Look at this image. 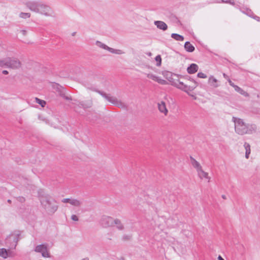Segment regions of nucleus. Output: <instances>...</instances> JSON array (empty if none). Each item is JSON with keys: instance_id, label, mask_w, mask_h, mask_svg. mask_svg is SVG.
Wrapping results in <instances>:
<instances>
[{"instance_id": "obj_1", "label": "nucleus", "mask_w": 260, "mask_h": 260, "mask_svg": "<svg viewBox=\"0 0 260 260\" xmlns=\"http://www.w3.org/2000/svg\"><path fill=\"white\" fill-rule=\"evenodd\" d=\"M25 6L31 11L46 17H52L54 13L50 6L38 1H28Z\"/></svg>"}, {"instance_id": "obj_2", "label": "nucleus", "mask_w": 260, "mask_h": 260, "mask_svg": "<svg viewBox=\"0 0 260 260\" xmlns=\"http://www.w3.org/2000/svg\"><path fill=\"white\" fill-rule=\"evenodd\" d=\"M39 200L42 208L45 212L52 215L58 209V205L56 201L48 194H40Z\"/></svg>"}, {"instance_id": "obj_3", "label": "nucleus", "mask_w": 260, "mask_h": 260, "mask_svg": "<svg viewBox=\"0 0 260 260\" xmlns=\"http://www.w3.org/2000/svg\"><path fill=\"white\" fill-rule=\"evenodd\" d=\"M191 80H192L191 84H190L188 81L186 83H183L179 80H177L172 82L171 84L176 88L184 91L188 95L191 97H194L195 81L193 79H191Z\"/></svg>"}, {"instance_id": "obj_4", "label": "nucleus", "mask_w": 260, "mask_h": 260, "mask_svg": "<svg viewBox=\"0 0 260 260\" xmlns=\"http://www.w3.org/2000/svg\"><path fill=\"white\" fill-rule=\"evenodd\" d=\"M232 120L235 123V129L237 134L241 135L246 134L247 124L241 119L233 117Z\"/></svg>"}, {"instance_id": "obj_5", "label": "nucleus", "mask_w": 260, "mask_h": 260, "mask_svg": "<svg viewBox=\"0 0 260 260\" xmlns=\"http://www.w3.org/2000/svg\"><path fill=\"white\" fill-rule=\"evenodd\" d=\"M5 67L14 70H19L22 67V62L17 57H6Z\"/></svg>"}, {"instance_id": "obj_6", "label": "nucleus", "mask_w": 260, "mask_h": 260, "mask_svg": "<svg viewBox=\"0 0 260 260\" xmlns=\"http://www.w3.org/2000/svg\"><path fill=\"white\" fill-rule=\"evenodd\" d=\"M98 92L110 103L119 108H125L126 107L125 104L118 100L116 97L111 96L110 94H107L101 91H98Z\"/></svg>"}, {"instance_id": "obj_7", "label": "nucleus", "mask_w": 260, "mask_h": 260, "mask_svg": "<svg viewBox=\"0 0 260 260\" xmlns=\"http://www.w3.org/2000/svg\"><path fill=\"white\" fill-rule=\"evenodd\" d=\"M35 251L42 254L44 257H50V254L46 245L41 244L37 245L35 248Z\"/></svg>"}, {"instance_id": "obj_8", "label": "nucleus", "mask_w": 260, "mask_h": 260, "mask_svg": "<svg viewBox=\"0 0 260 260\" xmlns=\"http://www.w3.org/2000/svg\"><path fill=\"white\" fill-rule=\"evenodd\" d=\"M196 171L198 172V176L201 179L203 178L207 179L208 182L210 181V178L208 176V174L202 170L200 163L196 161Z\"/></svg>"}, {"instance_id": "obj_9", "label": "nucleus", "mask_w": 260, "mask_h": 260, "mask_svg": "<svg viewBox=\"0 0 260 260\" xmlns=\"http://www.w3.org/2000/svg\"><path fill=\"white\" fill-rule=\"evenodd\" d=\"M115 219L110 216L103 217L101 221L102 225L104 228H108L114 225Z\"/></svg>"}, {"instance_id": "obj_10", "label": "nucleus", "mask_w": 260, "mask_h": 260, "mask_svg": "<svg viewBox=\"0 0 260 260\" xmlns=\"http://www.w3.org/2000/svg\"><path fill=\"white\" fill-rule=\"evenodd\" d=\"M62 202L64 203H68L71 205L77 208L80 207L82 205V201L81 200L72 198L63 199L62 200Z\"/></svg>"}, {"instance_id": "obj_11", "label": "nucleus", "mask_w": 260, "mask_h": 260, "mask_svg": "<svg viewBox=\"0 0 260 260\" xmlns=\"http://www.w3.org/2000/svg\"><path fill=\"white\" fill-rule=\"evenodd\" d=\"M147 78L151 79L157 82L158 83L162 85H166L168 84L167 82L163 79H160L159 77L156 76L151 73L146 74Z\"/></svg>"}, {"instance_id": "obj_12", "label": "nucleus", "mask_w": 260, "mask_h": 260, "mask_svg": "<svg viewBox=\"0 0 260 260\" xmlns=\"http://www.w3.org/2000/svg\"><path fill=\"white\" fill-rule=\"evenodd\" d=\"M19 234H12L10 235L7 238V242L10 243H11L12 242H14V244L13 246H14V248H15L17 245L18 241H19Z\"/></svg>"}, {"instance_id": "obj_13", "label": "nucleus", "mask_w": 260, "mask_h": 260, "mask_svg": "<svg viewBox=\"0 0 260 260\" xmlns=\"http://www.w3.org/2000/svg\"><path fill=\"white\" fill-rule=\"evenodd\" d=\"M158 109L159 111L167 116L168 113V110L166 107V104L164 102L161 101L157 104Z\"/></svg>"}, {"instance_id": "obj_14", "label": "nucleus", "mask_w": 260, "mask_h": 260, "mask_svg": "<svg viewBox=\"0 0 260 260\" xmlns=\"http://www.w3.org/2000/svg\"><path fill=\"white\" fill-rule=\"evenodd\" d=\"M154 24L158 28L163 30H166L168 28V26L166 23L161 21H154Z\"/></svg>"}, {"instance_id": "obj_15", "label": "nucleus", "mask_w": 260, "mask_h": 260, "mask_svg": "<svg viewBox=\"0 0 260 260\" xmlns=\"http://www.w3.org/2000/svg\"><path fill=\"white\" fill-rule=\"evenodd\" d=\"M256 129V126L255 124H247L246 126V134H251L255 132Z\"/></svg>"}, {"instance_id": "obj_16", "label": "nucleus", "mask_w": 260, "mask_h": 260, "mask_svg": "<svg viewBox=\"0 0 260 260\" xmlns=\"http://www.w3.org/2000/svg\"><path fill=\"white\" fill-rule=\"evenodd\" d=\"M0 256L4 258H6L8 256H11V252L5 248H0Z\"/></svg>"}, {"instance_id": "obj_17", "label": "nucleus", "mask_w": 260, "mask_h": 260, "mask_svg": "<svg viewBox=\"0 0 260 260\" xmlns=\"http://www.w3.org/2000/svg\"><path fill=\"white\" fill-rule=\"evenodd\" d=\"M235 90L241 95H243L246 97L249 96L248 93L246 91H244L243 89H242L241 88H240L237 85L235 86Z\"/></svg>"}, {"instance_id": "obj_18", "label": "nucleus", "mask_w": 260, "mask_h": 260, "mask_svg": "<svg viewBox=\"0 0 260 260\" xmlns=\"http://www.w3.org/2000/svg\"><path fill=\"white\" fill-rule=\"evenodd\" d=\"M246 152H245V157L246 158H249V155L250 153V146L249 143L245 142L244 144Z\"/></svg>"}, {"instance_id": "obj_19", "label": "nucleus", "mask_w": 260, "mask_h": 260, "mask_svg": "<svg viewBox=\"0 0 260 260\" xmlns=\"http://www.w3.org/2000/svg\"><path fill=\"white\" fill-rule=\"evenodd\" d=\"M184 48L187 51L192 52L194 50V47L190 42H186L184 45Z\"/></svg>"}, {"instance_id": "obj_20", "label": "nucleus", "mask_w": 260, "mask_h": 260, "mask_svg": "<svg viewBox=\"0 0 260 260\" xmlns=\"http://www.w3.org/2000/svg\"><path fill=\"white\" fill-rule=\"evenodd\" d=\"M114 225H116L117 229L122 230L124 229V226L122 224L121 221L118 219H115Z\"/></svg>"}, {"instance_id": "obj_21", "label": "nucleus", "mask_w": 260, "mask_h": 260, "mask_svg": "<svg viewBox=\"0 0 260 260\" xmlns=\"http://www.w3.org/2000/svg\"><path fill=\"white\" fill-rule=\"evenodd\" d=\"M95 44L97 46L101 48H103L105 50H107L108 51L109 50V49H110V47H108L107 45H106V44L99 41H97L95 43Z\"/></svg>"}, {"instance_id": "obj_22", "label": "nucleus", "mask_w": 260, "mask_h": 260, "mask_svg": "<svg viewBox=\"0 0 260 260\" xmlns=\"http://www.w3.org/2000/svg\"><path fill=\"white\" fill-rule=\"evenodd\" d=\"M171 37L177 41H183L184 40V37L182 36L177 34H172Z\"/></svg>"}, {"instance_id": "obj_23", "label": "nucleus", "mask_w": 260, "mask_h": 260, "mask_svg": "<svg viewBox=\"0 0 260 260\" xmlns=\"http://www.w3.org/2000/svg\"><path fill=\"white\" fill-rule=\"evenodd\" d=\"M109 52L111 53L116 54H122L124 53L123 51H122L120 49H115L112 48H110L109 50Z\"/></svg>"}, {"instance_id": "obj_24", "label": "nucleus", "mask_w": 260, "mask_h": 260, "mask_svg": "<svg viewBox=\"0 0 260 260\" xmlns=\"http://www.w3.org/2000/svg\"><path fill=\"white\" fill-rule=\"evenodd\" d=\"M187 72L189 74H193L195 73V63H192L187 69Z\"/></svg>"}, {"instance_id": "obj_25", "label": "nucleus", "mask_w": 260, "mask_h": 260, "mask_svg": "<svg viewBox=\"0 0 260 260\" xmlns=\"http://www.w3.org/2000/svg\"><path fill=\"white\" fill-rule=\"evenodd\" d=\"M35 100L36 102L40 105L42 107H44L46 105V103L45 101L41 100L38 98H36Z\"/></svg>"}, {"instance_id": "obj_26", "label": "nucleus", "mask_w": 260, "mask_h": 260, "mask_svg": "<svg viewBox=\"0 0 260 260\" xmlns=\"http://www.w3.org/2000/svg\"><path fill=\"white\" fill-rule=\"evenodd\" d=\"M92 104V101H91L88 102L87 104H85L84 102H81L80 103V105H81V106L83 108H89V107H90L91 106Z\"/></svg>"}, {"instance_id": "obj_27", "label": "nucleus", "mask_w": 260, "mask_h": 260, "mask_svg": "<svg viewBox=\"0 0 260 260\" xmlns=\"http://www.w3.org/2000/svg\"><path fill=\"white\" fill-rule=\"evenodd\" d=\"M30 14L29 13H23V12H21L19 14V16L20 17L22 18H29L30 17Z\"/></svg>"}, {"instance_id": "obj_28", "label": "nucleus", "mask_w": 260, "mask_h": 260, "mask_svg": "<svg viewBox=\"0 0 260 260\" xmlns=\"http://www.w3.org/2000/svg\"><path fill=\"white\" fill-rule=\"evenodd\" d=\"M155 60L157 62L156 66L157 67L160 66L161 63V58L160 55H158L156 56L155 58Z\"/></svg>"}, {"instance_id": "obj_29", "label": "nucleus", "mask_w": 260, "mask_h": 260, "mask_svg": "<svg viewBox=\"0 0 260 260\" xmlns=\"http://www.w3.org/2000/svg\"><path fill=\"white\" fill-rule=\"evenodd\" d=\"M222 3L230 4L233 6L235 5V2L234 0H221Z\"/></svg>"}, {"instance_id": "obj_30", "label": "nucleus", "mask_w": 260, "mask_h": 260, "mask_svg": "<svg viewBox=\"0 0 260 260\" xmlns=\"http://www.w3.org/2000/svg\"><path fill=\"white\" fill-rule=\"evenodd\" d=\"M132 238V236L129 235H124L122 236V239L123 241H128L130 240Z\"/></svg>"}, {"instance_id": "obj_31", "label": "nucleus", "mask_w": 260, "mask_h": 260, "mask_svg": "<svg viewBox=\"0 0 260 260\" xmlns=\"http://www.w3.org/2000/svg\"><path fill=\"white\" fill-rule=\"evenodd\" d=\"M251 15H250L249 17H250L253 18L254 19L256 20V21L259 22L260 17L255 15L253 12H251Z\"/></svg>"}, {"instance_id": "obj_32", "label": "nucleus", "mask_w": 260, "mask_h": 260, "mask_svg": "<svg viewBox=\"0 0 260 260\" xmlns=\"http://www.w3.org/2000/svg\"><path fill=\"white\" fill-rule=\"evenodd\" d=\"M217 81V80H216V79H215V78H214L213 77L211 76V77H210L209 78V82L212 83V84H213V83H216ZM214 86L215 87H217V85H215L214 84H213Z\"/></svg>"}, {"instance_id": "obj_33", "label": "nucleus", "mask_w": 260, "mask_h": 260, "mask_svg": "<svg viewBox=\"0 0 260 260\" xmlns=\"http://www.w3.org/2000/svg\"><path fill=\"white\" fill-rule=\"evenodd\" d=\"M6 66V58L4 59H0V67H4Z\"/></svg>"}, {"instance_id": "obj_34", "label": "nucleus", "mask_w": 260, "mask_h": 260, "mask_svg": "<svg viewBox=\"0 0 260 260\" xmlns=\"http://www.w3.org/2000/svg\"><path fill=\"white\" fill-rule=\"evenodd\" d=\"M197 76L201 78H207V76L202 72L199 73L197 75Z\"/></svg>"}, {"instance_id": "obj_35", "label": "nucleus", "mask_w": 260, "mask_h": 260, "mask_svg": "<svg viewBox=\"0 0 260 260\" xmlns=\"http://www.w3.org/2000/svg\"><path fill=\"white\" fill-rule=\"evenodd\" d=\"M71 219L75 221H77L79 220V218H78V216H76V215H72L71 216Z\"/></svg>"}, {"instance_id": "obj_36", "label": "nucleus", "mask_w": 260, "mask_h": 260, "mask_svg": "<svg viewBox=\"0 0 260 260\" xmlns=\"http://www.w3.org/2000/svg\"><path fill=\"white\" fill-rule=\"evenodd\" d=\"M229 83L230 84V85L231 86H232V87H233L234 88H235V86H237L236 85H235L231 80H229Z\"/></svg>"}, {"instance_id": "obj_37", "label": "nucleus", "mask_w": 260, "mask_h": 260, "mask_svg": "<svg viewBox=\"0 0 260 260\" xmlns=\"http://www.w3.org/2000/svg\"><path fill=\"white\" fill-rule=\"evenodd\" d=\"M20 33L23 36H25L27 34V31L25 30H21Z\"/></svg>"}, {"instance_id": "obj_38", "label": "nucleus", "mask_w": 260, "mask_h": 260, "mask_svg": "<svg viewBox=\"0 0 260 260\" xmlns=\"http://www.w3.org/2000/svg\"><path fill=\"white\" fill-rule=\"evenodd\" d=\"M190 158L192 160V162H191L192 165L193 166H194L195 165V160L194 159V158H193V157L192 156H190Z\"/></svg>"}, {"instance_id": "obj_39", "label": "nucleus", "mask_w": 260, "mask_h": 260, "mask_svg": "<svg viewBox=\"0 0 260 260\" xmlns=\"http://www.w3.org/2000/svg\"><path fill=\"white\" fill-rule=\"evenodd\" d=\"M2 73H3V74H4V75H7V74H9L8 71H7V70H4V71H3Z\"/></svg>"}, {"instance_id": "obj_40", "label": "nucleus", "mask_w": 260, "mask_h": 260, "mask_svg": "<svg viewBox=\"0 0 260 260\" xmlns=\"http://www.w3.org/2000/svg\"><path fill=\"white\" fill-rule=\"evenodd\" d=\"M64 99L66 100H71V98L69 96H64Z\"/></svg>"}, {"instance_id": "obj_41", "label": "nucleus", "mask_w": 260, "mask_h": 260, "mask_svg": "<svg viewBox=\"0 0 260 260\" xmlns=\"http://www.w3.org/2000/svg\"><path fill=\"white\" fill-rule=\"evenodd\" d=\"M218 260H224L220 255H219L218 257Z\"/></svg>"}, {"instance_id": "obj_42", "label": "nucleus", "mask_w": 260, "mask_h": 260, "mask_svg": "<svg viewBox=\"0 0 260 260\" xmlns=\"http://www.w3.org/2000/svg\"><path fill=\"white\" fill-rule=\"evenodd\" d=\"M221 197H222V199H223L224 200H225L226 199V197L225 195H224V194H222L221 196Z\"/></svg>"}, {"instance_id": "obj_43", "label": "nucleus", "mask_w": 260, "mask_h": 260, "mask_svg": "<svg viewBox=\"0 0 260 260\" xmlns=\"http://www.w3.org/2000/svg\"><path fill=\"white\" fill-rule=\"evenodd\" d=\"M252 12L250 10L249 11V12L247 13V15L249 16L250 15H251V13Z\"/></svg>"}, {"instance_id": "obj_44", "label": "nucleus", "mask_w": 260, "mask_h": 260, "mask_svg": "<svg viewBox=\"0 0 260 260\" xmlns=\"http://www.w3.org/2000/svg\"><path fill=\"white\" fill-rule=\"evenodd\" d=\"M81 260H89V258L88 257H85V258L82 259Z\"/></svg>"}, {"instance_id": "obj_45", "label": "nucleus", "mask_w": 260, "mask_h": 260, "mask_svg": "<svg viewBox=\"0 0 260 260\" xmlns=\"http://www.w3.org/2000/svg\"><path fill=\"white\" fill-rule=\"evenodd\" d=\"M198 66L196 64V72L198 71Z\"/></svg>"}, {"instance_id": "obj_46", "label": "nucleus", "mask_w": 260, "mask_h": 260, "mask_svg": "<svg viewBox=\"0 0 260 260\" xmlns=\"http://www.w3.org/2000/svg\"><path fill=\"white\" fill-rule=\"evenodd\" d=\"M223 77H224V78H226V75H225V74H224V73L223 74Z\"/></svg>"}, {"instance_id": "obj_47", "label": "nucleus", "mask_w": 260, "mask_h": 260, "mask_svg": "<svg viewBox=\"0 0 260 260\" xmlns=\"http://www.w3.org/2000/svg\"><path fill=\"white\" fill-rule=\"evenodd\" d=\"M8 202L9 203H11V201L10 200H8Z\"/></svg>"}, {"instance_id": "obj_48", "label": "nucleus", "mask_w": 260, "mask_h": 260, "mask_svg": "<svg viewBox=\"0 0 260 260\" xmlns=\"http://www.w3.org/2000/svg\"><path fill=\"white\" fill-rule=\"evenodd\" d=\"M191 80V78L190 77H188V80Z\"/></svg>"}]
</instances>
